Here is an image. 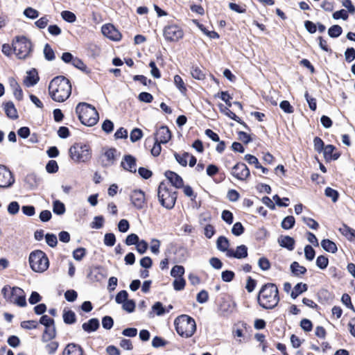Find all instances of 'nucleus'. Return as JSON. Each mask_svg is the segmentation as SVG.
<instances>
[{"mask_svg": "<svg viewBox=\"0 0 355 355\" xmlns=\"http://www.w3.org/2000/svg\"><path fill=\"white\" fill-rule=\"evenodd\" d=\"M280 301L277 286L274 283L263 284L257 295V303L264 309H273Z\"/></svg>", "mask_w": 355, "mask_h": 355, "instance_id": "nucleus-1", "label": "nucleus"}, {"mask_svg": "<svg viewBox=\"0 0 355 355\" xmlns=\"http://www.w3.org/2000/svg\"><path fill=\"white\" fill-rule=\"evenodd\" d=\"M49 93L56 102L62 103L69 98L71 94L70 80L63 76L53 78L49 85Z\"/></svg>", "mask_w": 355, "mask_h": 355, "instance_id": "nucleus-2", "label": "nucleus"}, {"mask_svg": "<svg viewBox=\"0 0 355 355\" xmlns=\"http://www.w3.org/2000/svg\"><path fill=\"white\" fill-rule=\"evenodd\" d=\"M75 111L80 123L86 126H93L98 121V112L95 107L89 103H79Z\"/></svg>", "mask_w": 355, "mask_h": 355, "instance_id": "nucleus-3", "label": "nucleus"}, {"mask_svg": "<svg viewBox=\"0 0 355 355\" xmlns=\"http://www.w3.org/2000/svg\"><path fill=\"white\" fill-rule=\"evenodd\" d=\"M157 197L162 207L171 209L175 205L178 192L168 183L161 182L157 189Z\"/></svg>", "mask_w": 355, "mask_h": 355, "instance_id": "nucleus-4", "label": "nucleus"}, {"mask_svg": "<svg viewBox=\"0 0 355 355\" xmlns=\"http://www.w3.org/2000/svg\"><path fill=\"white\" fill-rule=\"evenodd\" d=\"M177 333L183 338H191L196 331L195 320L188 315H181L174 321Z\"/></svg>", "mask_w": 355, "mask_h": 355, "instance_id": "nucleus-5", "label": "nucleus"}, {"mask_svg": "<svg viewBox=\"0 0 355 355\" xmlns=\"http://www.w3.org/2000/svg\"><path fill=\"white\" fill-rule=\"evenodd\" d=\"M13 52L18 59L24 60L31 56L33 44L26 36H16L12 40Z\"/></svg>", "mask_w": 355, "mask_h": 355, "instance_id": "nucleus-6", "label": "nucleus"}, {"mask_svg": "<svg viewBox=\"0 0 355 355\" xmlns=\"http://www.w3.org/2000/svg\"><path fill=\"white\" fill-rule=\"evenodd\" d=\"M92 155V148L87 143L76 142L69 149L70 158L76 163L88 162Z\"/></svg>", "mask_w": 355, "mask_h": 355, "instance_id": "nucleus-7", "label": "nucleus"}, {"mask_svg": "<svg viewBox=\"0 0 355 355\" xmlns=\"http://www.w3.org/2000/svg\"><path fill=\"white\" fill-rule=\"evenodd\" d=\"M28 261L30 267L36 272H43L46 271L49 266V261L47 255L40 250L31 252Z\"/></svg>", "mask_w": 355, "mask_h": 355, "instance_id": "nucleus-8", "label": "nucleus"}, {"mask_svg": "<svg viewBox=\"0 0 355 355\" xmlns=\"http://www.w3.org/2000/svg\"><path fill=\"white\" fill-rule=\"evenodd\" d=\"M1 293L7 302L14 303L19 306L26 305V296L24 291L19 287H10L8 285L3 286Z\"/></svg>", "mask_w": 355, "mask_h": 355, "instance_id": "nucleus-9", "label": "nucleus"}, {"mask_svg": "<svg viewBox=\"0 0 355 355\" xmlns=\"http://www.w3.org/2000/svg\"><path fill=\"white\" fill-rule=\"evenodd\" d=\"M163 37L167 42H178L184 38V31L180 25L171 21L163 28Z\"/></svg>", "mask_w": 355, "mask_h": 355, "instance_id": "nucleus-10", "label": "nucleus"}, {"mask_svg": "<svg viewBox=\"0 0 355 355\" xmlns=\"http://www.w3.org/2000/svg\"><path fill=\"white\" fill-rule=\"evenodd\" d=\"M231 175L240 181H246L250 176V171L245 164L243 162L236 163L231 168Z\"/></svg>", "mask_w": 355, "mask_h": 355, "instance_id": "nucleus-11", "label": "nucleus"}, {"mask_svg": "<svg viewBox=\"0 0 355 355\" xmlns=\"http://www.w3.org/2000/svg\"><path fill=\"white\" fill-rule=\"evenodd\" d=\"M15 181V177L11 171L7 166L0 164V188H9Z\"/></svg>", "mask_w": 355, "mask_h": 355, "instance_id": "nucleus-12", "label": "nucleus"}, {"mask_svg": "<svg viewBox=\"0 0 355 355\" xmlns=\"http://www.w3.org/2000/svg\"><path fill=\"white\" fill-rule=\"evenodd\" d=\"M132 205L137 209H143L147 207L145 192L141 189H135L130 196Z\"/></svg>", "mask_w": 355, "mask_h": 355, "instance_id": "nucleus-13", "label": "nucleus"}, {"mask_svg": "<svg viewBox=\"0 0 355 355\" xmlns=\"http://www.w3.org/2000/svg\"><path fill=\"white\" fill-rule=\"evenodd\" d=\"M101 31L105 37L113 41H119L121 39V33L112 24L103 25Z\"/></svg>", "mask_w": 355, "mask_h": 355, "instance_id": "nucleus-14", "label": "nucleus"}, {"mask_svg": "<svg viewBox=\"0 0 355 355\" xmlns=\"http://www.w3.org/2000/svg\"><path fill=\"white\" fill-rule=\"evenodd\" d=\"M121 166L130 173H136L137 171V160L135 157L131 155H125L121 162Z\"/></svg>", "mask_w": 355, "mask_h": 355, "instance_id": "nucleus-15", "label": "nucleus"}, {"mask_svg": "<svg viewBox=\"0 0 355 355\" xmlns=\"http://www.w3.org/2000/svg\"><path fill=\"white\" fill-rule=\"evenodd\" d=\"M165 177L171 184V187L182 189L184 187V180L177 173L168 170L164 173Z\"/></svg>", "mask_w": 355, "mask_h": 355, "instance_id": "nucleus-16", "label": "nucleus"}, {"mask_svg": "<svg viewBox=\"0 0 355 355\" xmlns=\"http://www.w3.org/2000/svg\"><path fill=\"white\" fill-rule=\"evenodd\" d=\"M171 139V132L166 125H162L157 131L155 135V140L159 141V143L166 144Z\"/></svg>", "mask_w": 355, "mask_h": 355, "instance_id": "nucleus-17", "label": "nucleus"}, {"mask_svg": "<svg viewBox=\"0 0 355 355\" xmlns=\"http://www.w3.org/2000/svg\"><path fill=\"white\" fill-rule=\"evenodd\" d=\"M324 158L326 162H329L331 160H337L341 155V153L338 151L336 148L332 144L325 146L323 150Z\"/></svg>", "mask_w": 355, "mask_h": 355, "instance_id": "nucleus-18", "label": "nucleus"}, {"mask_svg": "<svg viewBox=\"0 0 355 355\" xmlns=\"http://www.w3.org/2000/svg\"><path fill=\"white\" fill-rule=\"evenodd\" d=\"M248 255V248L245 245L237 246L235 251L232 249H230L227 251V257H234L239 259L246 258Z\"/></svg>", "mask_w": 355, "mask_h": 355, "instance_id": "nucleus-19", "label": "nucleus"}, {"mask_svg": "<svg viewBox=\"0 0 355 355\" xmlns=\"http://www.w3.org/2000/svg\"><path fill=\"white\" fill-rule=\"evenodd\" d=\"M103 269L101 266H94L89 269L87 277L92 282H100L105 277Z\"/></svg>", "mask_w": 355, "mask_h": 355, "instance_id": "nucleus-20", "label": "nucleus"}, {"mask_svg": "<svg viewBox=\"0 0 355 355\" xmlns=\"http://www.w3.org/2000/svg\"><path fill=\"white\" fill-rule=\"evenodd\" d=\"M39 80L40 78L37 70L35 69H33L28 72L27 76L24 80V83L27 87H31L36 85Z\"/></svg>", "mask_w": 355, "mask_h": 355, "instance_id": "nucleus-21", "label": "nucleus"}, {"mask_svg": "<svg viewBox=\"0 0 355 355\" xmlns=\"http://www.w3.org/2000/svg\"><path fill=\"white\" fill-rule=\"evenodd\" d=\"M62 355H83V351L80 345L70 343L64 348Z\"/></svg>", "mask_w": 355, "mask_h": 355, "instance_id": "nucleus-22", "label": "nucleus"}, {"mask_svg": "<svg viewBox=\"0 0 355 355\" xmlns=\"http://www.w3.org/2000/svg\"><path fill=\"white\" fill-rule=\"evenodd\" d=\"M99 327L100 323L97 318H91L87 322H84L82 325L83 329L87 333L96 331Z\"/></svg>", "mask_w": 355, "mask_h": 355, "instance_id": "nucleus-23", "label": "nucleus"}, {"mask_svg": "<svg viewBox=\"0 0 355 355\" xmlns=\"http://www.w3.org/2000/svg\"><path fill=\"white\" fill-rule=\"evenodd\" d=\"M291 273L295 277H301L307 272L306 267L301 266L297 261H293L290 266Z\"/></svg>", "mask_w": 355, "mask_h": 355, "instance_id": "nucleus-24", "label": "nucleus"}, {"mask_svg": "<svg viewBox=\"0 0 355 355\" xmlns=\"http://www.w3.org/2000/svg\"><path fill=\"white\" fill-rule=\"evenodd\" d=\"M308 290V285L306 284L299 282L297 283L293 290L291 291L290 295L292 299H296L300 295L306 292Z\"/></svg>", "mask_w": 355, "mask_h": 355, "instance_id": "nucleus-25", "label": "nucleus"}, {"mask_svg": "<svg viewBox=\"0 0 355 355\" xmlns=\"http://www.w3.org/2000/svg\"><path fill=\"white\" fill-rule=\"evenodd\" d=\"M4 110L6 116L11 119H17L18 118V114L17 109L12 102L9 101L4 104Z\"/></svg>", "mask_w": 355, "mask_h": 355, "instance_id": "nucleus-26", "label": "nucleus"}, {"mask_svg": "<svg viewBox=\"0 0 355 355\" xmlns=\"http://www.w3.org/2000/svg\"><path fill=\"white\" fill-rule=\"evenodd\" d=\"M279 245L288 249V250H293L295 248V240L293 238L289 236H283L279 239Z\"/></svg>", "mask_w": 355, "mask_h": 355, "instance_id": "nucleus-27", "label": "nucleus"}, {"mask_svg": "<svg viewBox=\"0 0 355 355\" xmlns=\"http://www.w3.org/2000/svg\"><path fill=\"white\" fill-rule=\"evenodd\" d=\"M321 246L325 251L328 252L336 253L338 250L336 244L328 239L322 240Z\"/></svg>", "mask_w": 355, "mask_h": 355, "instance_id": "nucleus-28", "label": "nucleus"}, {"mask_svg": "<svg viewBox=\"0 0 355 355\" xmlns=\"http://www.w3.org/2000/svg\"><path fill=\"white\" fill-rule=\"evenodd\" d=\"M74 67L78 69L79 70H80L81 71H83V73H86V74H90L92 73V70L91 69H89L84 62L83 61L77 58V57H75L72 64H71Z\"/></svg>", "mask_w": 355, "mask_h": 355, "instance_id": "nucleus-29", "label": "nucleus"}, {"mask_svg": "<svg viewBox=\"0 0 355 355\" xmlns=\"http://www.w3.org/2000/svg\"><path fill=\"white\" fill-rule=\"evenodd\" d=\"M191 75L193 78L199 80H203L206 78L205 73L197 65H193L191 67Z\"/></svg>", "mask_w": 355, "mask_h": 355, "instance_id": "nucleus-30", "label": "nucleus"}, {"mask_svg": "<svg viewBox=\"0 0 355 355\" xmlns=\"http://www.w3.org/2000/svg\"><path fill=\"white\" fill-rule=\"evenodd\" d=\"M217 248L221 251V252H226V254L227 253V251L230 250V242L229 240L223 236H220L218 238L216 241Z\"/></svg>", "mask_w": 355, "mask_h": 355, "instance_id": "nucleus-31", "label": "nucleus"}, {"mask_svg": "<svg viewBox=\"0 0 355 355\" xmlns=\"http://www.w3.org/2000/svg\"><path fill=\"white\" fill-rule=\"evenodd\" d=\"M62 318L64 322L67 324H72L76 322V315L71 310L64 309Z\"/></svg>", "mask_w": 355, "mask_h": 355, "instance_id": "nucleus-32", "label": "nucleus"}, {"mask_svg": "<svg viewBox=\"0 0 355 355\" xmlns=\"http://www.w3.org/2000/svg\"><path fill=\"white\" fill-rule=\"evenodd\" d=\"M117 150L114 148H110L105 150L104 156L106 158L108 165H112L116 159Z\"/></svg>", "mask_w": 355, "mask_h": 355, "instance_id": "nucleus-33", "label": "nucleus"}, {"mask_svg": "<svg viewBox=\"0 0 355 355\" xmlns=\"http://www.w3.org/2000/svg\"><path fill=\"white\" fill-rule=\"evenodd\" d=\"M173 155L175 160L178 162L180 165H181L183 167H186L187 166V159L189 157V153L184 152L182 153H178L177 152H174Z\"/></svg>", "mask_w": 355, "mask_h": 355, "instance_id": "nucleus-34", "label": "nucleus"}, {"mask_svg": "<svg viewBox=\"0 0 355 355\" xmlns=\"http://www.w3.org/2000/svg\"><path fill=\"white\" fill-rule=\"evenodd\" d=\"M10 87L15 98L19 101H21L23 99V92L18 83L15 80L10 82Z\"/></svg>", "mask_w": 355, "mask_h": 355, "instance_id": "nucleus-35", "label": "nucleus"}, {"mask_svg": "<svg viewBox=\"0 0 355 355\" xmlns=\"http://www.w3.org/2000/svg\"><path fill=\"white\" fill-rule=\"evenodd\" d=\"M295 223V219L293 216H288L285 217L282 221L281 226L284 230L292 229Z\"/></svg>", "mask_w": 355, "mask_h": 355, "instance_id": "nucleus-36", "label": "nucleus"}, {"mask_svg": "<svg viewBox=\"0 0 355 355\" xmlns=\"http://www.w3.org/2000/svg\"><path fill=\"white\" fill-rule=\"evenodd\" d=\"M174 84L182 94H186L187 89L180 76L175 75L174 76Z\"/></svg>", "mask_w": 355, "mask_h": 355, "instance_id": "nucleus-37", "label": "nucleus"}, {"mask_svg": "<svg viewBox=\"0 0 355 355\" xmlns=\"http://www.w3.org/2000/svg\"><path fill=\"white\" fill-rule=\"evenodd\" d=\"M66 211L64 203L58 200H55L53 202V211L58 215L63 214Z\"/></svg>", "mask_w": 355, "mask_h": 355, "instance_id": "nucleus-38", "label": "nucleus"}, {"mask_svg": "<svg viewBox=\"0 0 355 355\" xmlns=\"http://www.w3.org/2000/svg\"><path fill=\"white\" fill-rule=\"evenodd\" d=\"M44 55L46 60L49 61L53 60L55 58L54 51L49 44H45L44 47Z\"/></svg>", "mask_w": 355, "mask_h": 355, "instance_id": "nucleus-39", "label": "nucleus"}, {"mask_svg": "<svg viewBox=\"0 0 355 355\" xmlns=\"http://www.w3.org/2000/svg\"><path fill=\"white\" fill-rule=\"evenodd\" d=\"M184 274V268L182 266L176 265L171 270V275L175 278L182 277Z\"/></svg>", "mask_w": 355, "mask_h": 355, "instance_id": "nucleus-40", "label": "nucleus"}, {"mask_svg": "<svg viewBox=\"0 0 355 355\" xmlns=\"http://www.w3.org/2000/svg\"><path fill=\"white\" fill-rule=\"evenodd\" d=\"M342 33V27L339 25H333L328 30V34L331 37H338Z\"/></svg>", "mask_w": 355, "mask_h": 355, "instance_id": "nucleus-41", "label": "nucleus"}, {"mask_svg": "<svg viewBox=\"0 0 355 355\" xmlns=\"http://www.w3.org/2000/svg\"><path fill=\"white\" fill-rule=\"evenodd\" d=\"M328 264H329V259L327 258V257H326L324 255H320L317 257L316 266L319 268H320L322 270H324L328 266Z\"/></svg>", "mask_w": 355, "mask_h": 355, "instance_id": "nucleus-42", "label": "nucleus"}, {"mask_svg": "<svg viewBox=\"0 0 355 355\" xmlns=\"http://www.w3.org/2000/svg\"><path fill=\"white\" fill-rule=\"evenodd\" d=\"M226 116L242 125L245 129L250 130V128L248 125V124L245 122H244L242 119H241V118L236 116V114L232 112L230 110L227 111V114Z\"/></svg>", "mask_w": 355, "mask_h": 355, "instance_id": "nucleus-43", "label": "nucleus"}, {"mask_svg": "<svg viewBox=\"0 0 355 355\" xmlns=\"http://www.w3.org/2000/svg\"><path fill=\"white\" fill-rule=\"evenodd\" d=\"M313 146L315 150L319 153H322L325 148L324 141L319 137L313 139Z\"/></svg>", "mask_w": 355, "mask_h": 355, "instance_id": "nucleus-44", "label": "nucleus"}, {"mask_svg": "<svg viewBox=\"0 0 355 355\" xmlns=\"http://www.w3.org/2000/svg\"><path fill=\"white\" fill-rule=\"evenodd\" d=\"M45 336L47 337L48 340H51L55 338L56 336V330L55 324L53 326H50L49 327H46L44 331L43 338Z\"/></svg>", "mask_w": 355, "mask_h": 355, "instance_id": "nucleus-45", "label": "nucleus"}, {"mask_svg": "<svg viewBox=\"0 0 355 355\" xmlns=\"http://www.w3.org/2000/svg\"><path fill=\"white\" fill-rule=\"evenodd\" d=\"M59 166L55 160L51 159L46 165V170L49 173H55L58 171Z\"/></svg>", "mask_w": 355, "mask_h": 355, "instance_id": "nucleus-46", "label": "nucleus"}, {"mask_svg": "<svg viewBox=\"0 0 355 355\" xmlns=\"http://www.w3.org/2000/svg\"><path fill=\"white\" fill-rule=\"evenodd\" d=\"M143 137V132L141 129L135 128H134L130 135V139L132 142H136Z\"/></svg>", "mask_w": 355, "mask_h": 355, "instance_id": "nucleus-47", "label": "nucleus"}, {"mask_svg": "<svg viewBox=\"0 0 355 355\" xmlns=\"http://www.w3.org/2000/svg\"><path fill=\"white\" fill-rule=\"evenodd\" d=\"M24 15L29 19H35L38 17L39 12L31 7L26 8L24 11Z\"/></svg>", "mask_w": 355, "mask_h": 355, "instance_id": "nucleus-48", "label": "nucleus"}, {"mask_svg": "<svg viewBox=\"0 0 355 355\" xmlns=\"http://www.w3.org/2000/svg\"><path fill=\"white\" fill-rule=\"evenodd\" d=\"M61 16L64 20L69 23H73L76 20V15L69 10L62 11L61 12Z\"/></svg>", "mask_w": 355, "mask_h": 355, "instance_id": "nucleus-49", "label": "nucleus"}, {"mask_svg": "<svg viewBox=\"0 0 355 355\" xmlns=\"http://www.w3.org/2000/svg\"><path fill=\"white\" fill-rule=\"evenodd\" d=\"M244 231L245 228L241 222L235 223L232 228V233L236 236H241Z\"/></svg>", "mask_w": 355, "mask_h": 355, "instance_id": "nucleus-50", "label": "nucleus"}, {"mask_svg": "<svg viewBox=\"0 0 355 355\" xmlns=\"http://www.w3.org/2000/svg\"><path fill=\"white\" fill-rule=\"evenodd\" d=\"M280 108L287 114H292L294 112V107L291 105L288 101H282L279 104Z\"/></svg>", "mask_w": 355, "mask_h": 355, "instance_id": "nucleus-51", "label": "nucleus"}, {"mask_svg": "<svg viewBox=\"0 0 355 355\" xmlns=\"http://www.w3.org/2000/svg\"><path fill=\"white\" fill-rule=\"evenodd\" d=\"M324 193L327 197L331 198L332 201L334 202L338 200L339 197L338 192L331 187H327L325 189Z\"/></svg>", "mask_w": 355, "mask_h": 355, "instance_id": "nucleus-52", "label": "nucleus"}, {"mask_svg": "<svg viewBox=\"0 0 355 355\" xmlns=\"http://www.w3.org/2000/svg\"><path fill=\"white\" fill-rule=\"evenodd\" d=\"M173 285L175 291H182L185 287L186 281L183 277L175 278L173 282Z\"/></svg>", "mask_w": 355, "mask_h": 355, "instance_id": "nucleus-53", "label": "nucleus"}, {"mask_svg": "<svg viewBox=\"0 0 355 355\" xmlns=\"http://www.w3.org/2000/svg\"><path fill=\"white\" fill-rule=\"evenodd\" d=\"M153 95L148 92H142L138 96V100L141 102L150 103L153 101Z\"/></svg>", "mask_w": 355, "mask_h": 355, "instance_id": "nucleus-54", "label": "nucleus"}, {"mask_svg": "<svg viewBox=\"0 0 355 355\" xmlns=\"http://www.w3.org/2000/svg\"><path fill=\"white\" fill-rule=\"evenodd\" d=\"M259 267L262 270H268L271 267V263L268 258L266 257H261L258 261Z\"/></svg>", "mask_w": 355, "mask_h": 355, "instance_id": "nucleus-55", "label": "nucleus"}, {"mask_svg": "<svg viewBox=\"0 0 355 355\" xmlns=\"http://www.w3.org/2000/svg\"><path fill=\"white\" fill-rule=\"evenodd\" d=\"M304 255L305 258L308 261H312L315 255V250L310 245H306L304 248Z\"/></svg>", "mask_w": 355, "mask_h": 355, "instance_id": "nucleus-56", "label": "nucleus"}, {"mask_svg": "<svg viewBox=\"0 0 355 355\" xmlns=\"http://www.w3.org/2000/svg\"><path fill=\"white\" fill-rule=\"evenodd\" d=\"M116 243V237L113 233H106L104 236V243L107 246L112 247Z\"/></svg>", "mask_w": 355, "mask_h": 355, "instance_id": "nucleus-57", "label": "nucleus"}, {"mask_svg": "<svg viewBox=\"0 0 355 355\" xmlns=\"http://www.w3.org/2000/svg\"><path fill=\"white\" fill-rule=\"evenodd\" d=\"M305 98L309 104V108L312 111H315L317 109V101L316 99L313 97H311L308 92H306L304 94Z\"/></svg>", "mask_w": 355, "mask_h": 355, "instance_id": "nucleus-58", "label": "nucleus"}, {"mask_svg": "<svg viewBox=\"0 0 355 355\" xmlns=\"http://www.w3.org/2000/svg\"><path fill=\"white\" fill-rule=\"evenodd\" d=\"M46 243L51 248H55L58 244V239L55 234L47 233L45 235Z\"/></svg>", "mask_w": 355, "mask_h": 355, "instance_id": "nucleus-59", "label": "nucleus"}, {"mask_svg": "<svg viewBox=\"0 0 355 355\" xmlns=\"http://www.w3.org/2000/svg\"><path fill=\"white\" fill-rule=\"evenodd\" d=\"M86 255V249L84 248H78L73 252V257L76 261H81Z\"/></svg>", "mask_w": 355, "mask_h": 355, "instance_id": "nucleus-60", "label": "nucleus"}, {"mask_svg": "<svg viewBox=\"0 0 355 355\" xmlns=\"http://www.w3.org/2000/svg\"><path fill=\"white\" fill-rule=\"evenodd\" d=\"M302 220L307 226L313 230H318L319 228L318 223L312 218L303 217Z\"/></svg>", "mask_w": 355, "mask_h": 355, "instance_id": "nucleus-61", "label": "nucleus"}, {"mask_svg": "<svg viewBox=\"0 0 355 355\" xmlns=\"http://www.w3.org/2000/svg\"><path fill=\"white\" fill-rule=\"evenodd\" d=\"M152 309L156 313L157 315H162L166 313V309L164 307L162 303L160 302H155L153 305Z\"/></svg>", "mask_w": 355, "mask_h": 355, "instance_id": "nucleus-62", "label": "nucleus"}, {"mask_svg": "<svg viewBox=\"0 0 355 355\" xmlns=\"http://www.w3.org/2000/svg\"><path fill=\"white\" fill-rule=\"evenodd\" d=\"M139 238L137 234L132 233L127 236L125 243L127 245H137V243L139 242Z\"/></svg>", "mask_w": 355, "mask_h": 355, "instance_id": "nucleus-63", "label": "nucleus"}, {"mask_svg": "<svg viewBox=\"0 0 355 355\" xmlns=\"http://www.w3.org/2000/svg\"><path fill=\"white\" fill-rule=\"evenodd\" d=\"M341 301L348 309L355 312V308L352 303L351 297L347 293H344L342 295Z\"/></svg>", "mask_w": 355, "mask_h": 355, "instance_id": "nucleus-64", "label": "nucleus"}]
</instances>
